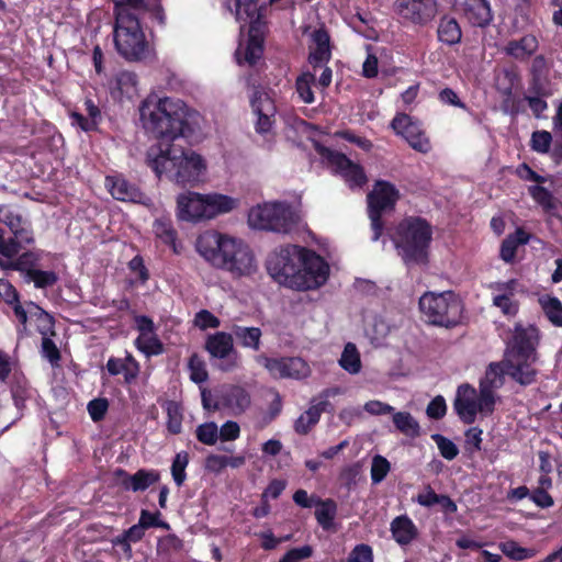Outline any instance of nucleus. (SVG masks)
I'll return each mask as SVG.
<instances>
[{"label":"nucleus","instance_id":"1","mask_svg":"<svg viewBox=\"0 0 562 562\" xmlns=\"http://www.w3.org/2000/svg\"><path fill=\"white\" fill-rule=\"evenodd\" d=\"M144 13L160 24L165 21L158 0L115 1L114 45L117 53L127 60H142L150 55V47L139 23Z\"/></svg>","mask_w":562,"mask_h":562},{"label":"nucleus","instance_id":"2","mask_svg":"<svg viewBox=\"0 0 562 562\" xmlns=\"http://www.w3.org/2000/svg\"><path fill=\"white\" fill-rule=\"evenodd\" d=\"M196 252L212 267L233 277H251L258 271V262L250 246L241 238L207 229L194 244Z\"/></svg>","mask_w":562,"mask_h":562},{"label":"nucleus","instance_id":"3","mask_svg":"<svg viewBox=\"0 0 562 562\" xmlns=\"http://www.w3.org/2000/svg\"><path fill=\"white\" fill-rule=\"evenodd\" d=\"M146 160L159 179L180 186H196L204 181L207 164L202 155L187 149L177 143H164L151 146Z\"/></svg>","mask_w":562,"mask_h":562},{"label":"nucleus","instance_id":"4","mask_svg":"<svg viewBox=\"0 0 562 562\" xmlns=\"http://www.w3.org/2000/svg\"><path fill=\"white\" fill-rule=\"evenodd\" d=\"M188 108L179 99L147 97L139 106V119L146 133L164 143H173L183 133Z\"/></svg>","mask_w":562,"mask_h":562},{"label":"nucleus","instance_id":"5","mask_svg":"<svg viewBox=\"0 0 562 562\" xmlns=\"http://www.w3.org/2000/svg\"><path fill=\"white\" fill-rule=\"evenodd\" d=\"M537 346L538 333L535 327H517L505 351L506 375L522 386L530 385L537 380Z\"/></svg>","mask_w":562,"mask_h":562},{"label":"nucleus","instance_id":"6","mask_svg":"<svg viewBox=\"0 0 562 562\" xmlns=\"http://www.w3.org/2000/svg\"><path fill=\"white\" fill-rule=\"evenodd\" d=\"M176 202L177 217L192 224L212 221L239 205L238 199L217 192L186 191L178 194Z\"/></svg>","mask_w":562,"mask_h":562},{"label":"nucleus","instance_id":"7","mask_svg":"<svg viewBox=\"0 0 562 562\" xmlns=\"http://www.w3.org/2000/svg\"><path fill=\"white\" fill-rule=\"evenodd\" d=\"M432 238L430 225L420 217L404 218L394 228L391 239L406 265H424Z\"/></svg>","mask_w":562,"mask_h":562},{"label":"nucleus","instance_id":"8","mask_svg":"<svg viewBox=\"0 0 562 562\" xmlns=\"http://www.w3.org/2000/svg\"><path fill=\"white\" fill-rule=\"evenodd\" d=\"M247 222L252 229L290 235L297 229L301 217L288 203L265 202L249 210Z\"/></svg>","mask_w":562,"mask_h":562},{"label":"nucleus","instance_id":"9","mask_svg":"<svg viewBox=\"0 0 562 562\" xmlns=\"http://www.w3.org/2000/svg\"><path fill=\"white\" fill-rule=\"evenodd\" d=\"M419 310L426 321L438 326H454L462 314L460 300L451 291L426 292L419 299Z\"/></svg>","mask_w":562,"mask_h":562},{"label":"nucleus","instance_id":"10","mask_svg":"<svg viewBox=\"0 0 562 562\" xmlns=\"http://www.w3.org/2000/svg\"><path fill=\"white\" fill-rule=\"evenodd\" d=\"M497 398V396L487 395L480 389L476 391L472 385L464 383L457 389L453 408L464 424H472L477 416L492 415Z\"/></svg>","mask_w":562,"mask_h":562},{"label":"nucleus","instance_id":"11","mask_svg":"<svg viewBox=\"0 0 562 562\" xmlns=\"http://www.w3.org/2000/svg\"><path fill=\"white\" fill-rule=\"evenodd\" d=\"M306 248L296 245H285L276 248L267 258V271L279 284L291 289L293 278L302 266Z\"/></svg>","mask_w":562,"mask_h":562},{"label":"nucleus","instance_id":"12","mask_svg":"<svg viewBox=\"0 0 562 562\" xmlns=\"http://www.w3.org/2000/svg\"><path fill=\"white\" fill-rule=\"evenodd\" d=\"M398 198L400 192L395 186L383 180L376 181L373 190L368 194V213L373 232L372 240H378L382 235V213L393 210Z\"/></svg>","mask_w":562,"mask_h":562},{"label":"nucleus","instance_id":"13","mask_svg":"<svg viewBox=\"0 0 562 562\" xmlns=\"http://www.w3.org/2000/svg\"><path fill=\"white\" fill-rule=\"evenodd\" d=\"M329 277L328 263L316 252L306 249L302 266H299L291 289L296 291L316 290L324 285Z\"/></svg>","mask_w":562,"mask_h":562},{"label":"nucleus","instance_id":"14","mask_svg":"<svg viewBox=\"0 0 562 562\" xmlns=\"http://www.w3.org/2000/svg\"><path fill=\"white\" fill-rule=\"evenodd\" d=\"M316 150L323 161L336 173L340 175L350 189H360L367 182L362 167L351 161L346 155L317 145Z\"/></svg>","mask_w":562,"mask_h":562},{"label":"nucleus","instance_id":"15","mask_svg":"<svg viewBox=\"0 0 562 562\" xmlns=\"http://www.w3.org/2000/svg\"><path fill=\"white\" fill-rule=\"evenodd\" d=\"M22 245L18 244L16 240H5L4 231L0 228V268L25 272L27 278L30 271H34L38 258L32 251L23 252L16 257Z\"/></svg>","mask_w":562,"mask_h":562},{"label":"nucleus","instance_id":"16","mask_svg":"<svg viewBox=\"0 0 562 562\" xmlns=\"http://www.w3.org/2000/svg\"><path fill=\"white\" fill-rule=\"evenodd\" d=\"M257 362L263 366L276 379H305L311 374V368L302 358L272 359L265 356L257 357Z\"/></svg>","mask_w":562,"mask_h":562},{"label":"nucleus","instance_id":"17","mask_svg":"<svg viewBox=\"0 0 562 562\" xmlns=\"http://www.w3.org/2000/svg\"><path fill=\"white\" fill-rule=\"evenodd\" d=\"M251 108L257 116L256 132L262 135L267 140L273 136L274 116L277 112L276 104L268 92L256 91L251 98Z\"/></svg>","mask_w":562,"mask_h":562},{"label":"nucleus","instance_id":"18","mask_svg":"<svg viewBox=\"0 0 562 562\" xmlns=\"http://www.w3.org/2000/svg\"><path fill=\"white\" fill-rule=\"evenodd\" d=\"M394 11L402 20L423 25L437 14V2L436 0H396Z\"/></svg>","mask_w":562,"mask_h":562},{"label":"nucleus","instance_id":"19","mask_svg":"<svg viewBox=\"0 0 562 562\" xmlns=\"http://www.w3.org/2000/svg\"><path fill=\"white\" fill-rule=\"evenodd\" d=\"M394 132L405 138L409 146L420 153H428L431 148L430 142L425 135L418 122L407 114H397L391 123Z\"/></svg>","mask_w":562,"mask_h":562},{"label":"nucleus","instance_id":"20","mask_svg":"<svg viewBox=\"0 0 562 562\" xmlns=\"http://www.w3.org/2000/svg\"><path fill=\"white\" fill-rule=\"evenodd\" d=\"M134 321L139 333L135 340L137 349L146 357L161 355L164 346L156 334L154 322L144 315L135 316Z\"/></svg>","mask_w":562,"mask_h":562},{"label":"nucleus","instance_id":"21","mask_svg":"<svg viewBox=\"0 0 562 562\" xmlns=\"http://www.w3.org/2000/svg\"><path fill=\"white\" fill-rule=\"evenodd\" d=\"M263 33L261 22L256 21L248 30V38L246 43H240L236 50V59L239 65L243 63L252 66L262 55L263 52Z\"/></svg>","mask_w":562,"mask_h":562},{"label":"nucleus","instance_id":"22","mask_svg":"<svg viewBox=\"0 0 562 562\" xmlns=\"http://www.w3.org/2000/svg\"><path fill=\"white\" fill-rule=\"evenodd\" d=\"M340 394V390L337 387L327 389L316 401L314 400L311 406L299 416L295 420L294 429L300 435H306L319 420L321 415L325 412L328 405V397Z\"/></svg>","mask_w":562,"mask_h":562},{"label":"nucleus","instance_id":"23","mask_svg":"<svg viewBox=\"0 0 562 562\" xmlns=\"http://www.w3.org/2000/svg\"><path fill=\"white\" fill-rule=\"evenodd\" d=\"M0 222L5 224L12 233V237L5 240H16L18 244L30 245L34 241L30 223L10 207L0 205Z\"/></svg>","mask_w":562,"mask_h":562},{"label":"nucleus","instance_id":"24","mask_svg":"<svg viewBox=\"0 0 562 562\" xmlns=\"http://www.w3.org/2000/svg\"><path fill=\"white\" fill-rule=\"evenodd\" d=\"M493 291V305L501 310L506 316H515L518 312V303L514 295L518 289V281L515 279L505 282H495L490 285Z\"/></svg>","mask_w":562,"mask_h":562},{"label":"nucleus","instance_id":"25","mask_svg":"<svg viewBox=\"0 0 562 562\" xmlns=\"http://www.w3.org/2000/svg\"><path fill=\"white\" fill-rule=\"evenodd\" d=\"M251 404L249 393L237 385H231L222 390L218 402L213 405V408L225 407L231 411L233 415H240Z\"/></svg>","mask_w":562,"mask_h":562},{"label":"nucleus","instance_id":"26","mask_svg":"<svg viewBox=\"0 0 562 562\" xmlns=\"http://www.w3.org/2000/svg\"><path fill=\"white\" fill-rule=\"evenodd\" d=\"M467 20L474 26L484 27L493 20L487 0H457Z\"/></svg>","mask_w":562,"mask_h":562},{"label":"nucleus","instance_id":"27","mask_svg":"<svg viewBox=\"0 0 562 562\" xmlns=\"http://www.w3.org/2000/svg\"><path fill=\"white\" fill-rule=\"evenodd\" d=\"M538 48V38L532 34H526L520 38L508 41L502 48V52L515 60L526 61Z\"/></svg>","mask_w":562,"mask_h":562},{"label":"nucleus","instance_id":"28","mask_svg":"<svg viewBox=\"0 0 562 562\" xmlns=\"http://www.w3.org/2000/svg\"><path fill=\"white\" fill-rule=\"evenodd\" d=\"M105 187L111 195L119 201L139 203L144 199L138 188L131 184L121 176H108L105 178Z\"/></svg>","mask_w":562,"mask_h":562},{"label":"nucleus","instance_id":"29","mask_svg":"<svg viewBox=\"0 0 562 562\" xmlns=\"http://www.w3.org/2000/svg\"><path fill=\"white\" fill-rule=\"evenodd\" d=\"M117 475L122 477L121 484L123 487L133 492L145 491L159 480V473L155 470L140 469L133 475L119 470Z\"/></svg>","mask_w":562,"mask_h":562},{"label":"nucleus","instance_id":"30","mask_svg":"<svg viewBox=\"0 0 562 562\" xmlns=\"http://www.w3.org/2000/svg\"><path fill=\"white\" fill-rule=\"evenodd\" d=\"M505 374L504 359L501 362H492L480 381V390L487 395L497 396L495 391L504 385Z\"/></svg>","mask_w":562,"mask_h":562},{"label":"nucleus","instance_id":"31","mask_svg":"<svg viewBox=\"0 0 562 562\" xmlns=\"http://www.w3.org/2000/svg\"><path fill=\"white\" fill-rule=\"evenodd\" d=\"M225 5L239 23H248L250 26L256 21L260 22L257 0H226Z\"/></svg>","mask_w":562,"mask_h":562},{"label":"nucleus","instance_id":"32","mask_svg":"<svg viewBox=\"0 0 562 562\" xmlns=\"http://www.w3.org/2000/svg\"><path fill=\"white\" fill-rule=\"evenodd\" d=\"M393 539L401 546L411 543L417 536V528L413 520L406 516H398L391 522Z\"/></svg>","mask_w":562,"mask_h":562},{"label":"nucleus","instance_id":"33","mask_svg":"<svg viewBox=\"0 0 562 562\" xmlns=\"http://www.w3.org/2000/svg\"><path fill=\"white\" fill-rule=\"evenodd\" d=\"M364 331L373 344H380L391 331L390 324L378 315H368L364 318Z\"/></svg>","mask_w":562,"mask_h":562},{"label":"nucleus","instance_id":"34","mask_svg":"<svg viewBox=\"0 0 562 562\" xmlns=\"http://www.w3.org/2000/svg\"><path fill=\"white\" fill-rule=\"evenodd\" d=\"M206 349L213 357L220 359L229 357L233 351L232 335L218 331L210 336L206 340Z\"/></svg>","mask_w":562,"mask_h":562},{"label":"nucleus","instance_id":"35","mask_svg":"<svg viewBox=\"0 0 562 562\" xmlns=\"http://www.w3.org/2000/svg\"><path fill=\"white\" fill-rule=\"evenodd\" d=\"M85 108L88 114L87 117L78 112H72L70 114V117L74 125H78L82 131L88 132L97 127L101 119V112L99 108L90 99L85 101Z\"/></svg>","mask_w":562,"mask_h":562},{"label":"nucleus","instance_id":"36","mask_svg":"<svg viewBox=\"0 0 562 562\" xmlns=\"http://www.w3.org/2000/svg\"><path fill=\"white\" fill-rule=\"evenodd\" d=\"M530 236L522 228H517L512 235H508L501 246V258L505 262H512L515 258L517 247L529 241Z\"/></svg>","mask_w":562,"mask_h":562},{"label":"nucleus","instance_id":"37","mask_svg":"<svg viewBox=\"0 0 562 562\" xmlns=\"http://www.w3.org/2000/svg\"><path fill=\"white\" fill-rule=\"evenodd\" d=\"M0 297L8 304L14 305V314L18 321L25 325L27 322L26 311L19 304V296L15 288L7 280L0 279Z\"/></svg>","mask_w":562,"mask_h":562},{"label":"nucleus","instance_id":"38","mask_svg":"<svg viewBox=\"0 0 562 562\" xmlns=\"http://www.w3.org/2000/svg\"><path fill=\"white\" fill-rule=\"evenodd\" d=\"M462 32L459 23L453 18L445 16L440 20L438 26V38L440 42L454 45L460 42Z\"/></svg>","mask_w":562,"mask_h":562},{"label":"nucleus","instance_id":"39","mask_svg":"<svg viewBox=\"0 0 562 562\" xmlns=\"http://www.w3.org/2000/svg\"><path fill=\"white\" fill-rule=\"evenodd\" d=\"M338 362L349 374H358L361 371L362 363L357 346L352 342H347Z\"/></svg>","mask_w":562,"mask_h":562},{"label":"nucleus","instance_id":"40","mask_svg":"<svg viewBox=\"0 0 562 562\" xmlns=\"http://www.w3.org/2000/svg\"><path fill=\"white\" fill-rule=\"evenodd\" d=\"M539 304L548 317V319L558 327L562 326V303L551 295H542L539 297Z\"/></svg>","mask_w":562,"mask_h":562},{"label":"nucleus","instance_id":"41","mask_svg":"<svg viewBox=\"0 0 562 562\" xmlns=\"http://www.w3.org/2000/svg\"><path fill=\"white\" fill-rule=\"evenodd\" d=\"M233 334L243 347L254 350L259 349L261 330L258 327L235 326Z\"/></svg>","mask_w":562,"mask_h":562},{"label":"nucleus","instance_id":"42","mask_svg":"<svg viewBox=\"0 0 562 562\" xmlns=\"http://www.w3.org/2000/svg\"><path fill=\"white\" fill-rule=\"evenodd\" d=\"M111 88L119 91L122 95L132 98L137 92L136 75L130 71L119 72Z\"/></svg>","mask_w":562,"mask_h":562},{"label":"nucleus","instance_id":"43","mask_svg":"<svg viewBox=\"0 0 562 562\" xmlns=\"http://www.w3.org/2000/svg\"><path fill=\"white\" fill-rule=\"evenodd\" d=\"M395 427L405 436L417 437L420 431L418 422L407 412H397L393 414Z\"/></svg>","mask_w":562,"mask_h":562},{"label":"nucleus","instance_id":"44","mask_svg":"<svg viewBox=\"0 0 562 562\" xmlns=\"http://www.w3.org/2000/svg\"><path fill=\"white\" fill-rule=\"evenodd\" d=\"M315 506H317L315 510V516L318 524L325 529L329 528L336 515V503L331 499H317Z\"/></svg>","mask_w":562,"mask_h":562},{"label":"nucleus","instance_id":"45","mask_svg":"<svg viewBox=\"0 0 562 562\" xmlns=\"http://www.w3.org/2000/svg\"><path fill=\"white\" fill-rule=\"evenodd\" d=\"M153 231L156 237L162 240V243L175 247L177 232L172 227L170 218H157L154 222Z\"/></svg>","mask_w":562,"mask_h":562},{"label":"nucleus","instance_id":"46","mask_svg":"<svg viewBox=\"0 0 562 562\" xmlns=\"http://www.w3.org/2000/svg\"><path fill=\"white\" fill-rule=\"evenodd\" d=\"M499 548L506 557L515 561L528 560L536 554L533 549L521 547L515 541L502 542Z\"/></svg>","mask_w":562,"mask_h":562},{"label":"nucleus","instance_id":"47","mask_svg":"<svg viewBox=\"0 0 562 562\" xmlns=\"http://www.w3.org/2000/svg\"><path fill=\"white\" fill-rule=\"evenodd\" d=\"M166 413L168 431L173 435L180 434L183 419L181 406L177 402H168L166 404Z\"/></svg>","mask_w":562,"mask_h":562},{"label":"nucleus","instance_id":"48","mask_svg":"<svg viewBox=\"0 0 562 562\" xmlns=\"http://www.w3.org/2000/svg\"><path fill=\"white\" fill-rule=\"evenodd\" d=\"M315 81V75L311 72H304L296 79V92L300 99L304 103H313L314 102V93L312 91V85Z\"/></svg>","mask_w":562,"mask_h":562},{"label":"nucleus","instance_id":"49","mask_svg":"<svg viewBox=\"0 0 562 562\" xmlns=\"http://www.w3.org/2000/svg\"><path fill=\"white\" fill-rule=\"evenodd\" d=\"M531 198L543 209L544 212H551L555 209V200L552 193L541 186H531L528 189Z\"/></svg>","mask_w":562,"mask_h":562},{"label":"nucleus","instance_id":"50","mask_svg":"<svg viewBox=\"0 0 562 562\" xmlns=\"http://www.w3.org/2000/svg\"><path fill=\"white\" fill-rule=\"evenodd\" d=\"M196 438L206 446H214L218 439V427L214 422L204 423L195 430Z\"/></svg>","mask_w":562,"mask_h":562},{"label":"nucleus","instance_id":"51","mask_svg":"<svg viewBox=\"0 0 562 562\" xmlns=\"http://www.w3.org/2000/svg\"><path fill=\"white\" fill-rule=\"evenodd\" d=\"M29 306H30V310L26 311L27 316L30 315L31 319L33 317H36V319L38 322L40 333L43 336H46L49 331H52V328H53L52 316L33 303H31Z\"/></svg>","mask_w":562,"mask_h":562},{"label":"nucleus","instance_id":"52","mask_svg":"<svg viewBox=\"0 0 562 562\" xmlns=\"http://www.w3.org/2000/svg\"><path fill=\"white\" fill-rule=\"evenodd\" d=\"M189 462L188 453L182 451L176 454L172 465H171V474L175 483L178 486H181L186 481V468Z\"/></svg>","mask_w":562,"mask_h":562},{"label":"nucleus","instance_id":"53","mask_svg":"<svg viewBox=\"0 0 562 562\" xmlns=\"http://www.w3.org/2000/svg\"><path fill=\"white\" fill-rule=\"evenodd\" d=\"M431 439L436 442L441 457L446 460H453L458 456L459 449L450 439L439 434L431 435Z\"/></svg>","mask_w":562,"mask_h":562},{"label":"nucleus","instance_id":"54","mask_svg":"<svg viewBox=\"0 0 562 562\" xmlns=\"http://www.w3.org/2000/svg\"><path fill=\"white\" fill-rule=\"evenodd\" d=\"M190 379L194 383H203L207 380V371L205 364L200 357L193 355L189 360Z\"/></svg>","mask_w":562,"mask_h":562},{"label":"nucleus","instance_id":"55","mask_svg":"<svg viewBox=\"0 0 562 562\" xmlns=\"http://www.w3.org/2000/svg\"><path fill=\"white\" fill-rule=\"evenodd\" d=\"M483 430L479 427H471L464 434V448L470 453H475L482 449Z\"/></svg>","mask_w":562,"mask_h":562},{"label":"nucleus","instance_id":"56","mask_svg":"<svg viewBox=\"0 0 562 562\" xmlns=\"http://www.w3.org/2000/svg\"><path fill=\"white\" fill-rule=\"evenodd\" d=\"M26 279L34 282L36 288H46L56 283L57 276L53 271L34 269V271H30V276Z\"/></svg>","mask_w":562,"mask_h":562},{"label":"nucleus","instance_id":"57","mask_svg":"<svg viewBox=\"0 0 562 562\" xmlns=\"http://www.w3.org/2000/svg\"><path fill=\"white\" fill-rule=\"evenodd\" d=\"M390 471V462L381 456H375L371 464V479L373 483H380Z\"/></svg>","mask_w":562,"mask_h":562},{"label":"nucleus","instance_id":"58","mask_svg":"<svg viewBox=\"0 0 562 562\" xmlns=\"http://www.w3.org/2000/svg\"><path fill=\"white\" fill-rule=\"evenodd\" d=\"M552 136L547 131H537L531 135V148L541 154H546L550 149Z\"/></svg>","mask_w":562,"mask_h":562},{"label":"nucleus","instance_id":"59","mask_svg":"<svg viewBox=\"0 0 562 562\" xmlns=\"http://www.w3.org/2000/svg\"><path fill=\"white\" fill-rule=\"evenodd\" d=\"M194 325L202 330L207 328H217L221 325L220 319L207 310H201L195 314Z\"/></svg>","mask_w":562,"mask_h":562},{"label":"nucleus","instance_id":"60","mask_svg":"<svg viewBox=\"0 0 562 562\" xmlns=\"http://www.w3.org/2000/svg\"><path fill=\"white\" fill-rule=\"evenodd\" d=\"M108 408L109 403L105 398H95L88 404V412L93 422L103 419Z\"/></svg>","mask_w":562,"mask_h":562},{"label":"nucleus","instance_id":"61","mask_svg":"<svg viewBox=\"0 0 562 562\" xmlns=\"http://www.w3.org/2000/svg\"><path fill=\"white\" fill-rule=\"evenodd\" d=\"M347 562H373L372 549L368 544L356 546L350 552Z\"/></svg>","mask_w":562,"mask_h":562},{"label":"nucleus","instance_id":"62","mask_svg":"<svg viewBox=\"0 0 562 562\" xmlns=\"http://www.w3.org/2000/svg\"><path fill=\"white\" fill-rule=\"evenodd\" d=\"M240 435V427L236 422L227 420L218 428V439L222 441L236 440Z\"/></svg>","mask_w":562,"mask_h":562},{"label":"nucleus","instance_id":"63","mask_svg":"<svg viewBox=\"0 0 562 562\" xmlns=\"http://www.w3.org/2000/svg\"><path fill=\"white\" fill-rule=\"evenodd\" d=\"M364 412L373 416L386 415L394 412V407L378 400L368 401L363 405Z\"/></svg>","mask_w":562,"mask_h":562},{"label":"nucleus","instance_id":"64","mask_svg":"<svg viewBox=\"0 0 562 562\" xmlns=\"http://www.w3.org/2000/svg\"><path fill=\"white\" fill-rule=\"evenodd\" d=\"M313 549L310 546H303L288 551L280 562H300L312 555Z\"/></svg>","mask_w":562,"mask_h":562}]
</instances>
